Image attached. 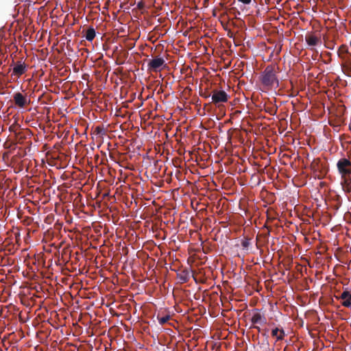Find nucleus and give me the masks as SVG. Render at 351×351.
<instances>
[{
	"instance_id": "nucleus-1",
	"label": "nucleus",
	"mask_w": 351,
	"mask_h": 351,
	"mask_svg": "<svg viewBox=\"0 0 351 351\" xmlns=\"http://www.w3.org/2000/svg\"><path fill=\"white\" fill-rule=\"evenodd\" d=\"M278 67L275 64L267 65L260 76V81L267 90L279 86V80L277 76Z\"/></svg>"
},
{
	"instance_id": "nucleus-2",
	"label": "nucleus",
	"mask_w": 351,
	"mask_h": 351,
	"mask_svg": "<svg viewBox=\"0 0 351 351\" xmlns=\"http://www.w3.org/2000/svg\"><path fill=\"white\" fill-rule=\"evenodd\" d=\"M337 167L341 177L351 175V161L346 158H340L337 163Z\"/></svg>"
},
{
	"instance_id": "nucleus-3",
	"label": "nucleus",
	"mask_w": 351,
	"mask_h": 351,
	"mask_svg": "<svg viewBox=\"0 0 351 351\" xmlns=\"http://www.w3.org/2000/svg\"><path fill=\"white\" fill-rule=\"evenodd\" d=\"M229 95L223 90L215 89L212 91V102L217 106L228 101Z\"/></svg>"
},
{
	"instance_id": "nucleus-4",
	"label": "nucleus",
	"mask_w": 351,
	"mask_h": 351,
	"mask_svg": "<svg viewBox=\"0 0 351 351\" xmlns=\"http://www.w3.org/2000/svg\"><path fill=\"white\" fill-rule=\"evenodd\" d=\"M12 97L15 106L20 108H24L31 102L30 99H28L27 95L20 92L14 93Z\"/></svg>"
},
{
	"instance_id": "nucleus-5",
	"label": "nucleus",
	"mask_w": 351,
	"mask_h": 351,
	"mask_svg": "<svg viewBox=\"0 0 351 351\" xmlns=\"http://www.w3.org/2000/svg\"><path fill=\"white\" fill-rule=\"evenodd\" d=\"M165 64V61L162 58L156 57L149 60L147 63V69L149 71H160Z\"/></svg>"
},
{
	"instance_id": "nucleus-6",
	"label": "nucleus",
	"mask_w": 351,
	"mask_h": 351,
	"mask_svg": "<svg viewBox=\"0 0 351 351\" xmlns=\"http://www.w3.org/2000/svg\"><path fill=\"white\" fill-rule=\"evenodd\" d=\"M305 41L308 47H312L321 45L322 40L319 35H316L315 33H308L305 36Z\"/></svg>"
},
{
	"instance_id": "nucleus-7",
	"label": "nucleus",
	"mask_w": 351,
	"mask_h": 351,
	"mask_svg": "<svg viewBox=\"0 0 351 351\" xmlns=\"http://www.w3.org/2000/svg\"><path fill=\"white\" fill-rule=\"evenodd\" d=\"M251 322L254 324H265L267 322L266 317L259 312H256L251 317Z\"/></svg>"
},
{
	"instance_id": "nucleus-8",
	"label": "nucleus",
	"mask_w": 351,
	"mask_h": 351,
	"mask_svg": "<svg viewBox=\"0 0 351 351\" xmlns=\"http://www.w3.org/2000/svg\"><path fill=\"white\" fill-rule=\"evenodd\" d=\"M339 298L343 300L341 302L342 306L345 307H350L351 306V292L347 290L344 291Z\"/></svg>"
},
{
	"instance_id": "nucleus-9",
	"label": "nucleus",
	"mask_w": 351,
	"mask_h": 351,
	"mask_svg": "<svg viewBox=\"0 0 351 351\" xmlns=\"http://www.w3.org/2000/svg\"><path fill=\"white\" fill-rule=\"evenodd\" d=\"M27 66L25 63H17L13 68L12 75L20 77L25 73Z\"/></svg>"
},
{
	"instance_id": "nucleus-10",
	"label": "nucleus",
	"mask_w": 351,
	"mask_h": 351,
	"mask_svg": "<svg viewBox=\"0 0 351 351\" xmlns=\"http://www.w3.org/2000/svg\"><path fill=\"white\" fill-rule=\"evenodd\" d=\"M341 185L343 190L347 193H351V177L349 176H345V177H341Z\"/></svg>"
},
{
	"instance_id": "nucleus-11",
	"label": "nucleus",
	"mask_w": 351,
	"mask_h": 351,
	"mask_svg": "<svg viewBox=\"0 0 351 351\" xmlns=\"http://www.w3.org/2000/svg\"><path fill=\"white\" fill-rule=\"evenodd\" d=\"M271 336L277 341H282L285 337V332L282 328H276L271 330Z\"/></svg>"
},
{
	"instance_id": "nucleus-12",
	"label": "nucleus",
	"mask_w": 351,
	"mask_h": 351,
	"mask_svg": "<svg viewBox=\"0 0 351 351\" xmlns=\"http://www.w3.org/2000/svg\"><path fill=\"white\" fill-rule=\"evenodd\" d=\"M95 36L96 33L95 29L93 27H88L85 35L86 39L91 42L95 38Z\"/></svg>"
},
{
	"instance_id": "nucleus-13",
	"label": "nucleus",
	"mask_w": 351,
	"mask_h": 351,
	"mask_svg": "<svg viewBox=\"0 0 351 351\" xmlns=\"http://www.w3.org/2000/svg\"><path fill=\"white\" fill-rule=\"evenodd\" d=\"M157 319L160 325H164L171 319V316L169 315H166L165 316L161 317L160 314H158L157 315Z\"/></svg>"
},
{
	"instance_id": "nucleus-14",
	"label": "nucleus",
	"mask_w": 351,
	"mask_h": 351,
	"mask_svg": "<svg viewBox=\"0 0 351 351\" xmlns=\"http://www.w3.org/2000/svg\"><path fill=\"white\" fill-rule=\"evenodd\" d=\"M260 348L264 350L265 351L269 350V343L268 339H264L261 343H259Z\"/></svg>"
},
{
	"instance_id": "nucleus-15",
	"label": "nucleus",
	"mask_w": 351,
	"mask_h": 351,
	"mask_svg": "<svg viewBox=\"0 0 351 351\" xmlns=\"http://www.w3.org/2000/svg\"><path fill=\"white\" fill-rule=\"evenodd\" d=\"M250 245V239L248 238H245L243 241L241 242V245L243 247V249H247L248 247Z\"/></svg>"
},
{
	"instance_id": "nucleus-16",
	"label": "nucleus",
	"mask_w": 351,
	"mask_h": 351,
	"mask_svg": "<svg viewBox=\"0 0 351 351\" xmlns=\"http://www.w3.org/2000/svg\"><path fill=\"white\" fill-rule=\"evenodd\" d=\"M347 51H348V47L344 45H341L340 47L339 48V53H346Z\"/></svg>"
},
{
	"instance_id": "nucleus-17",
	"label": "nucleus",
	"mask_w": 351,
	"mask_h": 351,
	"mask_svg": "<svg viewBox=\"0 0 351 351\" xmlns=\"http://www.w3.org/2000/svg\"><path fill=\"white\" fill-rule=\"evenodd\" d=\"M239 2L243 3V4H250L252 2V0H238Z\"/></svg>"
},
{
	"instance_id": "nucleus-18",
	"label": "nucleus",
	"mask_w": 351,
	"mask_h": 351,
	"mask_svg": "<svg viewBox=\"0 0 351 351\" xmlns=\"http://www.w3.org/2000/svg\"><path fill=\"white\" fill-rule=\"evenodd\" d=\"M345 73H346L347 75L351 77V67L348 68Z\"/></svg>"
},
{
	"instance_id": "nucleus-19",
	"label": "nucleus",
	"mask_w": 351,
	"mask_h": 351,
	"mask_svg": "<svg viewBox=\"0 0 351 351\" xmlns=\"http://www.w3.org/2000/svg\"><path fill=\"white\" fill-rule=\"evenodd\" d=\"M265 332H267V331H268V329H265ZM263 337H265V339H268V337H268V335L266 334V332L263 333Z\"/></svg>"
},
{
	"instance_id": "nucleus-20",
	"label": "nucleus",
	"mask_w": 351,
	"mask_h": 351,
	"mask_svg": "<svg viewBox=\"0 0 351 351\" xmlns=\"http://www.w3.org/2000/svg\"><path fill=\"white\" fill-rule=\"evenodd\" d=\"M253 328H255V329H257L258 332H261V328H260L259 326H258L256 325H254Z\"/></svg>"
},
{
	"instance_id": "nucleus-21",
	"label": "nucleus",
	"mask_w": 351,
	"mask_h": 351,
	"mask_svg": "<svg viewBox=\"0 0 351 351\" xmlns=\"http://www.w3.org/2000/svg\"><path fill=\"white\" fill-rule=\"evenodd\" d=\"M138 8H142L143 7V3H138Z\"/></svg>"
},
{
	"instance_id": "nucleus-22",
	"label": "nucleus",
	"mask_w": 351,
	"mask_h": 351,
	"mask_svg": "<svg viewBox=\"0 0 351 351\" xmlns=\"http://www.w3.org/2000/svg\"><path fill=\"white\" fill-rule=\"evenodd\" d=\"M313 168L314 171H317V169H316V167H315V162L313 164Z\"/></svg>"
},
{
	"instance_id": "nucleus-23",
	"label": "nucleus",
	"mask_w": 351,
	"mask_h": 351,
	"mask_svg": "<svg viewBox=\"0 0 351 351\" xmlns=\"http://www.w3.org/2000/svg\"><path fill=\"white\" fill-rule=\"evenodd\" d=\"M96 130H97V132L99 133V130H100L99 128H97Z\"/></svg>"
},
{
	"instance_id": "nucleus-24",
	"label": "nucleus",
	"mask_w": 351,
	"mask_h": 351,
	"mask_svg": "<svg viewBox=\"0 0 351 351\" xmlns=\"http://www.w3.org/2000/svg\"><path fill=\"white\" fill-rule=\"evenodd\" d=\"M206 97H210V95L205 96Z\"/></svg>"
}]
</instances>
